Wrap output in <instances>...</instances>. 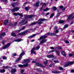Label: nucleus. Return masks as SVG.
<instances>
[{
  "label": "nucleus",
  "mask_w": 74,
  "mask_h": 74,
  "mask_svg": "<svg viewBox=\"0 0 74 74\" xmlns=\"http://www.w3.org/2000/svg\"><path fill=\"white\" fill-rule=\"evenodd\" d=\"M2 58H3V59H4V60H5L7 59V57L5 56H3L2 57Z\"/></svg>",
  "instance_id": "nucleus-41"
},
{
  "label": "nucleus",
  "mask_w": 74,
  "mask_h": 74,
  "mask_svg": "<svg viewBox=\"0 0 74 74\" xmlns=\"http://www.w3.org/2000/svg\"><path fill=\"white\" fill-rule=\"evenodd\" d=\"M36 7H38L39 6V2L38 1L36 2Z\"/></svg>",
  "instance_id": "nucleus-27"
},
{
  "label": "nucleus",
  "mask_w": 74,
  "mask_h": 74,
  "mask_svg": "<svg viewBox=\"0 0 74 74\" xmlns=\"http://www.w3.org/2000/svg\"><path fill=\"white\" fill-rule=\"evenodd\" d=\"M27 23V20H26V19L21 21L19 23L20 25H26Z\"/></svg>",
  "instance_id": "nucleus-2"
},
{
  "label": "nucleus",
  "mask_w": 74,
  "mask_h": 74,
  "mask_svg": "<svg viewBox=\"0 0 74 74\" xmlns=\"http://www.w3.org/2000/svg\"><path fill=\"white\" fill-rule=\"evenodd\" d=\"M35 16L34 15H28L27 16V18H33V17H34Z\"/></svg>",
  "instance_id": "nucleus-12"
},
{
  "label": "nucleus",
  "mask_w": 74,
  "mask_h": 74,
  "mask_svg": "<svg viewBox=\"0 0 74 74\" xmlns=\"http://www.w3.org/2000/svg\"><path fill=\"white\" fill-rule=\"evenodd\" d=\"M20 72H21V73L23 74V72H24V70L23 69H22V70H21Z\"/></svg>",
  "instance_id": "nucleus-51"
},
{
  "label": "nucleus",
  "mask_w": 74,
  "mask_h": 74,
  "mask_svg": "<svg viewBox=\"0 0 74 74\" xmlns=\"http://www.w3.org/2000/svg\"><path fill=\"white\" fill-rule=\"evenodd\" d=\"M47 56L48 58H54V56L53 55H48Z\"/></svg>",
  "instance_id": "nucleus-13"
},
{
  "label": "nucleus",
  "mask_w": 74,
  "mask_h": 74,
  "mask_svg": "<svg viewBox=\"0 0 74 74\" xmlns=\"http://www.w3.org/2000/svg\"><path fill=\"white\" fill-rule=\"evenodd\" d=\"M29 66L28 64H24L23 65V67H27Z\"/></svg>",
  "instance_id": "nucleus-30"
},
{
  "label": "nucleus",
  "mask_w": 74,
  "mask_h": 74,
  "mask_svg": "<svg viewBox=\"0 0 74 74\" xmlns=\"http://www.w3.org/2000/svg\"><path fill=\"white\" fill-rule=\"evenodd\" d=\"M69 27V25L67 24L66 25L64 26L63 29H66V28H67V27Z\"/></svg>",
  "instance_id": "nucleus-29"
},
{
  "label": "nucleus",
  "mask_w": 74,
  "mask_h": 74,
  "mask_svg": "<svg viewBox=\"0 0 74 74\" xmlns=\"http://www.w3.org/2000/svg\"><path fill=\"white\" fill-rule=\"evenodd\" d=\"M74 63V62H68L67 63V64L64 65V67H67V66H69V65H72V64H73Z\"/></svg>",
  "instance_id": "nucleus-4"
},
{
  "label": "nucleus",
  "mask_w": 74,
  "mask_h": 74,
  "mask_svg": "<svg viewBox=\"0 0 74 74\" xmlns=\"http://www.w3.org/2000/svg\"><path fill=\"white\" fill-rule=\"evenodd\" d=\"M38 23V22L37 21L32 23L30 24V25H36V24H37V23Z\"/></svg>",
  "instance_id": "nucleus-21"
},
{
  "label": "nucleus",
  "mask_w": 74,
  "mask_h": 74,
  "mask_svg": "<svg viewBox=\"0 0 74 74\" xmlns=\"http://www.w3.org/2000/svg\"><path fill=\"white\" fill-rule=\"evenodd\" d=\"M3 68H4V69H8V68H9L10 67L8 66H5L3 67Z\"/></svg>",
  "instance_id": "nucleus-44"
},
{
  "label": "nucleus",
  "mask_w": 74,
  "mask_h": 74,
  "mask_svg": "<svg viewBox=\"0 0 74 74\" xmlns=\"http://www.w3.org/2000/svg\"><path fill=\"white\" fill-rule=\"evenodd\" d=\"M65 42L66 44H69V41L67 40H65Z\"/></svg>",
  "instance_id": "nucleus-53"
},
{
  "label": "nucleus",
  "mask_w": 74,
  "mask_h": 74,
  "mask_svg": "<svg viewBox=\"0 0 74 74\" xmlns=\"http://www.w3.org/2000/svg\"><path fill=\"white\" fill-rule=\"evenodd\" d=\"M47 39H43L40 41L39 44L40 45H41V44L45 43V42H47Z\"/></svg>",
  "instance_id": "nucleus-6"
},
{
  "label": "nucleus",
  "mask_w": 74,
  "mask_h": 74,
  "mask_svg": "<svg viewBox=\"0 0 74 74\" xmlns=\"http://www.w3.org/2000/svg\"><path fill=\"white\" fill-rule=\"evenodd\" d=\"M16 25H17V22L15 23H14V26H15Z\"/></svg>",
  "instance_id": "nucleus-61"
},
{
  "label": "nucleus",
  "mask_w": 74,
  "mask_h": 74,
  "mask_svg": "<svg viewBox=\"0 0 74 74\" xmlns=\"http://www.w3.org/2000/svg\"><path fill=\"white\" fill-rule=\"evenodd\" d=\"M73 14H71L70 15L69 17L68 18V19H70V18H72V19H73V18H74V16H73Z\"/></svg>",
  "instance_id": "nucleus-10"
},
{
  "label": "nucleus",
  "mask_w": 74,
  "mask_h": 74,
  "mask_svg": "<svg viewBox=\"0 0 74 74\" xmlns=\"http://www.w3.org/2000/svg\"><path fill=\"white\" fill-rule=\"evenodd\" d=\"M5 71V70L4 69H3L2 70H0V72L1 73H4Z\"/></svg>",
  "instance_id": "nucleus-23"
},
{
  "label": "nucleus",
  "mask_w": 74,
  "mask_h": 74,
  "mask_svg": "<svg viewBox=\"0 0 74 74\" xmlns=\"http://www.w3.org/2000/svg\"><path fill=\"white\" fill-rule=\"evenodd\" d=\"M48 10H49V9L48 8H46L43 10V11H47Z\"/></svg>",
  "instance_id": "nucleus-35"
},
{
  "label": "nucleus",
  "mask_w": 74,
  "mask_h": 74,
  "mask_svg": "<svg viewBox=\"0 0 74 74\" xmlns=\"http://www.w3.org/2000/svg\"><path fill=\"white\" fill-rule=\"evenodd\" d=\"M6 41L5 40H3L2 42V43L3 44V45H4V44H5V42H6Z\"/></svg>",
  "instance_id": "nucleus-47"
},
{
  "label": "nucleus",
  "mask_w": 74,
  "mask_h": 74,
  "mask_svg": "<svg viewBox=\"0 0 74 74\" xmlns=\"http://www.w3.org/2000/svg\"><path fill=\"white\" fill-rule=\"evenodd\" d=\"M21 41V39H17L15 40V41L16 42H20V41Z\"/></svg>",
  "instance_id": "nucleus-39"
},
{
  "label": "nucleus",
  "mask_w": 74,
  "mask_h": 74,
  "mask_svg": "<svg viewBox=\"0 0 74 74\" xmlns=\"http://www.w3.org/2000/svg\"><path fill=\"white\" fill-rule=\"evenodd\" d=\"M18 13H14V15H15V16H17V15H18Z\"/></svg>",
  "instance_id": "nucleus-50"
},
{
  "label": "nucleus",
  "mask_w": 74,
  "mask_h": 74,
  "mask_svg": "<svg viewBox=\"0 0 74 74\" xmlns=\"http://www.w3.org/2000/svg\"><path fill=\"white\" fill-rule=\"evenodd\" d=\"M23 55H24V52H23L20 54L19 58L16 60V62H19V60L21 59V58L22 57V56H23Z\"/></svg>",
  "instance_id": "nucleus-3"
},
{
  "label": "nucleus",
  "mask_w": 74,
  "mask_h": 74,
  "mask_svg": "<svg viewBox=\"0 0 74 74\" xmlns=\"http://www.w3.org/2000/svg\"><path fill=\"white\" fill-rule=\"evenodd\" d=\"M36 65L37 66H38L39 67H44L45 66H44V65H41V64H40L39 63H37Z\"/></svg>",
  "instance_id": "nucleus-9"
},
{
  "label": "nucleus",
  "mask_w": 74,
  "mask_h": 74,
  "mask_svg": "<svg viewBox=\"0 0 74 74\" xmlns=\"http://www.w3.org/2000/svg\"><path fill=\"white\" fill-rule=\"evenodd\" d=\"M2 1H3V2H5L6 3H7L8 1H7V0H5V1H4V0H2Z\"/></svg>",
  "instance_id": "nucleus-43"
},
{
  "label": "nucleus",
  "mask_w": 74,
  "mask_h": 74,
  "mask_svg": "<svg viewBox=\"0 0 74 74\" xmlns=\"http://www.w3.org/2000/svg\"><path fill=\"white\" fill-rule=\"evenodd\" d=\"M49 12L47 13L46 14V15H49Z\"/></svg>",
  "instance_id": "nucleus-63"
},
{
  "label": "nucleus",
  "mask_w": 74,
  "mask_h": 74,
  "mask_svg": "<svg viewBox=\"0 0 74 74\" xmlns=\"http://www.w3.org/2000/svg\"><path fill=\"white\" fill-rule=\"evenodd\" d=\"M18 15H19V16H21V17H23V16L22 14L19 13H18Z\"/></svg>",
  "instance_id": "nucleus-32"
},
{
  "label": "nucleus",
  "mask_w": 74,
  "mask_h": 74,
  "mask_svg": "<svg viewBox=\"0 0 74 74\" xmlns=\"http://www.w3.org/2000/svg\"><path fill=\"white\" fill-rule=\"evenodd\" d=\"M16 5H18V3L16 2V3H13L12 4V5L13 7H15Z\"/></svg>",
  "instance_id": "nucleus-15"
},
{
  "label": "nucleus",
  "mask_w": 74,
  "mask_h": 74,
  "mask_svg": "<svg viewBox=\"0 0 74 74\" xmlns=\"http://www.w3.org/2000/svg\"><path fill=\"white\" fill-rule=\"evenodd\" d=\"M19 8H14V9H12V12H15L16 11H17L18 10H19Z\"/></svg>",
  "instance_id": "nucleus-7"
},
{
  "label": "nucleus",
  "mask_w": 74,
  "mask_h": 74,
  "mask_svg": "<svg viewBox=\"0 0 74 74\" xmlns=\"http://www.w3.org/2000/svg\"><path fill=\"white\" fill-rule=\"evenodd\" d=\"M55 52V50H53L50 51L49 52V53H51L52 52Z\"/></svg>",
  "instance_id": "nucleus-49"
},
{
  "label": "nucleus",
  "mask_w": 74,
  "mask_h": 74,
  "mask_svg": "<svg viewBox=\"0 0 74 74\" xmlns=\"http://www.w3.org/2000/svg\"><path fill=\"white\" fill-rule=\"evenodd\" d=\"M45 19L44 18H40L38 20V21H45Z\"/></svg>",
  "instance_id": "nucleus-22"
},
{
  "label": "nucleus",
  "mask_w": 74,
  "mask_h": 74,
  "mask_svg": "<svg viewBox=\"0 0 74 74\" xmlns=\"http://www.w3.org/2000/svg\"><path fill=\"white\" fill-rule=\"evenodd\" d=\"M59 69L60 70H63V68L61 66H59Z\"/></svg>",
  "instance_id": "nucleus-42"
},
{
  "label": "nucleus",
  "mask_w": 74,
  "mask_h": 74,
  "mask_svg": "<svg viewBox=\"0 0 74 74\" xmlns=\"http://www.w3.org/2000/svg\"><path fill=\"white\" fill-rule=\"evenodd\" d=\"M16 71H17L16 69H13L11 71V73H13V74H14V73H16Z\"/></svg>",
  "instance_id": "nucleus-11"
},
{
  "label": "nucleus",
  "mask_w": 74,
  "mask_h": 74,
  "mask_svg": "<svg viewBox=\"0 0 74 74\" xmlns=\"http://www.w3.org/2000/svg\"><path fill=\"white\" fill-rule=\"evenodd\" d=\"M11 35L12 36H13V37H15L16 36V34L14 33H12L11 34Z\"/></svg>",
  "instance_id": "nucleus-36"
},
{
  "label": "nucleus",
  "mask_w": 74,
  "mask_h": 74,
  "mask_svg": "<svg viewBox=\"0 0 74 74\" xmlns=\"http://www.w3.org/2000/svg\"><path fill=\"white\" fill-rule=\"evenodd\" d=\"M30 62V60L29 59H27L26 60H24V62L25 63H29Z\"/></svg>",
  "instance_id": "nucleus-24"
},
{
  "label": "nucleus",
  "mask_w": 74,
  "mask_h": 74,
  "mask_svg": "<svg viewBox=\"0 0 74 74\" xmlns=\"http://www.w3.org/2000/svg\"><path fill=\"white\" fill-rule=\"evenodd\" d=\"M73 56V54H69V56L70 57H71Z\"/></svg>",
  "instance_id": "nucleus-55"
},
{
  "label": "nucleus",
  "mask_w": 74,
  "mask_h": 74,
  "mask_svg": "<svg viewBox=\"0 0 74 74\" xmlns=\"http://www.w3.org/2000/svg\"><path fill=\"white\" fill-rule=\"evenodd\" d=\"M34 49H35V48H33L32 50H31V53H33L34 54H36V51H34Z\"/></svg>",
  "instance_id": "nucleus-16"
},
{
  "label": "nucleus",
  "mask_w": 74,
  "mask_h": 74,
  "mask_svg": "<svg viewBox=\"0 0 74 74\" xmlns=\"http://www.w3.org/2000/svg\"><path fill=\"white\" fill-rule=\"evenodd\" d=\"M13 56H16V53H14L13 55Z\"/></svg>",
  "instance_id": "nucleus-58"
},
{
  "label": "nucleus",
  "mask_w": 74,
  "mask_h": 74,
  "mask_svg": "<svg viewBox=\"0 0 74 74\" xmlns=\"http://www.w3.org/2000/svg\"><path fill=\"white\" fill-rule=\"evenodd\" d=\"M54 16V14L53 13H52L50 15V18H53V16Z\"/></svg>",
  "instance_id": "nucleus-34"
},
{
  "label": "nucleus",
  "mask_w": 74,
  "mask_h": 74,
  "mask_svg": "<svg viewBox=\"0 0 74 74\" xmlns=\"http://www.w3.org/2000/svg\"><path fill=\"white\" fill-rule=\"evenodd\" d=\"M52 73H55L56 74H57L58 73H60V71H52Z\"/></svg>",
  "instance_id": "nucleus-19"
},
{
  "label": "nucleus",
  "mask_w": 74,
  "mask_h": 74,
  "mask_svg": "<svg viewBox=\"0 0 74 74\" xmlns=\"http://www.w3.org/2000/svg\"><path fill=\"white\" fill-rule=\"evenodd\" d=\"M61 53L64 56H66V53H65L64 51H62L61 52Z\"/></svg>",
  "instance_id": "nucleus-25"
},
{
  "label": "nucleus",
  "mask_w": 74,
  "mask_h": 74,
  "mask_svg": "<svg viewBox=\"0 0 74 74\" xmlns=\"http://www.w3.org/2000/svg\"><path fill=\"white\" fill-rule=\"evenodd\" d=\"M36 34H34L28 37V38H33V37H34L36 36Z\"/></svg>",
  "instance_id": "nucleus-17"
},
{
  "label": "nucleus",
  "mask_w": 74,
  "mask_h": 74,
  "mask_svg": "<svg viewBox=\"0 0 74 74\" xmlns=\"http://www.w3.org/2000/svg\"><path fill=\"white\" fill-rule=\"evenodd\" d=\"M50 49H54L55 48L53 47H50Z\"/></svg>",
  "instance_id": "nucleus-59"
},
{
  "label": "nucleus",
  "mask_w": 74,
  "mask_h": 74,
  "mask_svg": "<svg viewBox=\"0 0 74 74\" xmlns=\"http://www.w3.org/2000/svg\"><path fill=\"white\" fill-rule=\"evenodd\" d=\"M37 71H39L40 72H41V71H41V70L40 69H37Z\"/></svg>",
  "instance_id": "nucleus-46"
},
{
  "label": "nucleus",
  "mask_w": 74,
  "mask_h": 74,
  "mask_svg": "<svg viewBox=\"0 0 74 74\" xmlns=\"http://www.w3.org/2000/svg\"><path fill=\"white\" fill-rule=\"evenodd\" d=\"M56 52L57 55H60V52H59V51H56Z\"/></svg>",
  "instance_id": "nucleus-26"
},
{
  "label": "nucleus",
  "mask_w": 74,
  "mask_h": 74,
  "mask_svg": "<svg viewBox=\"0 0 74 74\" xmlns=\"http://www.w3.org/2000/svg\"><path fill=\"white\" fill-rule=\"evenodd\" d=\"M59 22L60 23H64V21L63 20H60L59 21Z\"/></svg>",
  "instance_id": "nucleus-45"
},
{
  "label": "nucleus",
  "mask_w": 74,
  "mask_h": 74,
  "mask_svg": "<svg viewBox=\"0 0 74 74\" xmlns=\"http://www.w3.org/2000/svg\"><path fill=\"white\" fill-rule=\"evenodd\" d=\"M11 44L10 43H8L6 45H4L3 47H2V49H7L10 46Z\"/></svg>",
  "instance_id": "nucleus-5"
},
{
  "label": "nucleus",
  "mask_w": 74,
  "mask_h": 74,
  "mask_svg": "<svg viewBox=\"0 0 74 74\" xmlns=\"http://www.w3.org/2000/svg\"><path fill=\"white\" fill-rule=\"evenodd\" d=\"M42 22L41 21H40L38 23V24H39V25H41V24H42Z\"/></svg>",
  "instance_id": "nucleus-56"
},
{
  "label": "nucleus",
  "mask_w": 74,
  "mask_h": 74,
  "mask_svg": "<svg viewBox=\"0 0 74 74\" xmlns=\"http://www.w3.org/2000/svg\"><path fill=\"white\" fill-rule=\"evenodd\" d=\"M8 23V20H5L4 22V25H7Z\"/></svg>",
  "instance_id": "nucleus-20"
},
{
  "label": "nucleus",
  "mask_w": 74,
  "mask_h": 74,
  "mask_svg": "<svg viewBox=\"0 0 74 74\" xmlns=\"http://www.w3.org/2000/svg\"><path fill=\"white\" fill-rule=\"evenodd\" d=\"M53 62H54V63H59V61L57 60H54L53 61Z\"/></svg>",
  "instance_id": "nucleus-52"
},
{
  "label": "nucleus",
  "mask_w": 74,
  "mask_h": 74,
  "mask_svg": "<svg viewBox=\"0 0 74 74\" xmlns=\"http://www.w3.org/2000/svg\"><path fill=\"white\" fill-rule=\"evenodd\" d=\"M41 4H43V5L42 6V7L41 8V10H42V7H44V6H46L47 5V4L45 3H40Z\"/></svg>",
  "instance_id": "nucleus-18"
},
{
  "label": "nucleus",
  "mask_w": 74,
  "mask_h": 74,
  "mask_svg": "<svg viewBox=\"0 0 74 74\" xmlns=\"http://www.w3.org/2000/svg\"><path fill=\"white\" fill-rule=\"evenodd\" d=\"M5 35V33L4 32H3L0 34V36H3H3H4Z\"/></svg>",
  "instance_id": "nucleus-28"
},
{
  "label": "nucleus",
  "mask_w": 74,
  "mask_h": 74,
  "mask_svg": "<svg viewBox=\"0 0 74 74\" xmlns=\"http://www.w3.org/2000/svg\"><path fill=\"white\" fill-rule=\"evenodd\" d=\"M59 32V30L57 29L56 31V33H58Z\"/></svg>",
  "instance_id": "nucleus-54"
},
{
  "label": "nucleus",
  "mask_w": 74,
  "mask_h": 74,
  "mask_svg": "<svg viewBox=\"0 0 74 74\" xmlns=\"http://www.w3.org/2000/svg\"><path fill=\"white\" fill-rule=\"evenodd\" d=\"M18 66L20 67H23V65H22V64H18Z\"/></svg>",
  "instance_id": "nucleus-38"
},
{
  "label": "nucleus",
  "mask_w": 74,
  "mask_h": 74,
  "mask_svg": "<svg viewBox=\"0 0 74 74\" xmlns=\"http://www.w3.org/2000/svg\"><path fill=\"white\" fill-rule=\"evenodd\" d=\"M25 10H26V11H28V10H29V8L27 7H25Z\"/></svg>",
  "instance_id": "nucleus-48"
},
{
  "label": "nucleus",
  "mask_w": 74,
  "mask_h": 74,
  "mask_svg": "<svg viewBox=\"0 0 74 74\" xmlns=\"http://www.w3.org/2000/svg\"><path fill=\"white\" fill-rule=\"evenodd\" d=\"M43 63L45 65H47V63H48V60H46V62L44 61L43 62Z\"/></svg>",
  "instance_id": "nucleus-37"
},
{
  "label": "nucleus",
  "mask_w": 74,
  "mask_h": 74,
  "mask_svg": "<svg viewBox=\"0 0 74 74\" xmlns=\"http://www.w3.org/2000/svg\"><path fill=\"white\" fill-rule=\"evenodd\" d=\"M40 48V46H38L37 47H36V48L35 49V50H38V49H39Z\"/></svg>",
  "instance_id": "nucleus-31"
},
{
  "label": "nucleus",
  "mask_w": 74,
  "mask_h": 74,
  "mask_svg": "<svg viewBox=\"0 0 74 74\" xmlns=\"http://www.w3.org/2000/svg\"><path fill=\"white\" fill-rule=\"evenodd\" d=\"M56 48H58V49H62V48L60 46L57 47Z\"/></svg>",
  "instance_id": "nucleus-40"
},
{
  "label": "nucleus",
  "mask_w": 74,
  "mask_h": 74,
  "mask_svg": "<svg viewBox=\"0 0 74 74\" xmlns=\"http://www.w3.org/2000/svg\"><path fill=\"white\" fill-rule=\"evenodd\" d=\"M60 8L62 9V8H63V6H62V5L60 6Z\"/></svg>",
  "instance_id": "nucleus-57"
},
{
  "label": "nucleus",
  "mask_w": 74,
  "mask_h": 74,
  "mask_svg": "<svg viewBox=\"0 0 74 74\" xmlns=\"http://www.w3.org/2000/svg\"><path fill=\"white\" fill-rule=\"evenodd\" d=\"M71 72H72V73H74V70H71Z\"/></svg>",
  "instance_id": "nucleus-60"
},
{
  "label": "nucleus",
  "mask_w": 74,
  "mask_h": 74,
  "mask_svg": "<svg viewBox=\"0 0 74 74\" xmlns=\"http://www.w3.org/2000/svg\"><path fill=\"white\" fill-rule=\"evenodd\" d=\"M27 33V31H26L23 32H21L18 34V35L19 36H22L23 35H24V34H25L26 33Z\"/></svg>",
  "instance_id": "nucleus-8"
},
{
  "label": "nucleus",
  "mask_w": 74,
  "mask_h": 74,
  "mask_svg": "<svg viewBox=\"0 0 74 74\" xmlns=\"http://www.w3.org/2000/svg\"><path fill=\"white\" fill-rule=\"evenodd\" d=\"M48 35H49L50 36H55V34L53 33H48L47 34H45L44 36H41L40 38L38 39V41H40V40H41L42 39H44L45 38H47V37H48Z\"/></svg>",
  "instance_id": "nucleus-1"
},
{
  "label": "nucleus",
  "mask_w": 74,
  "mask_h": 74,
  "mask_svg": "<svg viewBox=\"0 0 74 74\" xmlns=\"http://www.w3.org/2000/svg\"><path fill=\"white\" fill-rule=\"evenodd\" d=\"M52 8L53 11H55L56 10V7H53Z\"/></svg>",
  "instance_id": "nucleus-33"
},
{
  "label": "nucleus",
  "mask_w": 74,
  "mask_h": 74,
  "mask_svg": "<svg viewBox=\"0 0 74 74\" xmlns=\"http://www.w3.org/2000/svg\"><path fill=\"white\" fill-rule=\"evenodd\" d=\"M58 27H54V29H57Z\"/></svg>",
  "instance_id": "nucleus-62"
},
{
  "label": "nucleus",
  "mask_w": 74,
  "mask_h": 74,
  "mask_svg": "<svg viewBox=\"0 0 74 74\" xmlns=\"http://www.w3.org/2000/svg\"><path fill=\"white\" fill-rule=\"evenodd\" d=\"M49 67H52V64H50L49 65Z\"/></svg>",
  "instance_id": "nucleus-64"
},
{
  "label": "nucleus",
  "mask_w": 74,
  "mask_h": 74,
  "mask_svg": "<svg viewBox=\"0 0 74 74\" xmlns=\"http://www.w3.org/2000/svg\"><path fill=\"white\" fill-rule=\"evenodd\" d=\"M25 28H26V27H25V26H24L22 28L20 29V30H17V32H21V30H23L25 29Z\"/></svg>",
  "instance_id": "nucleus-14"
}]
</instances>
